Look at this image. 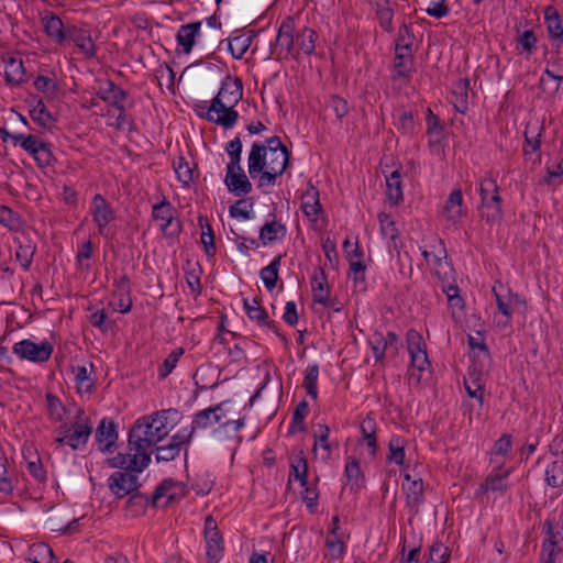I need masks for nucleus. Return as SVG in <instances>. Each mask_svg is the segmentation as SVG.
I'll use <instances>...</instances> for the list:
<instances>
[{
  "label": "nucleus",
  "instance_id": "49",
  "mask_svg": "<svg viewBox=\"0 0 563 563\" xmlns=\"http://www.w3.org/2000/svg\"><path fill=\"white\" fill-rule=\"evenodd\" d=\"M413 54L407 52H395L393 80L400 78L409 79L413 71Z\"/></svg>",
  "mask_w": 563,
  "mask_h": 563
},
{
  "label": "nucleus",
  "instance_id": "2",
  "mask_svg": "<svg viewBox=\"0 0 563 563\" xmlns=\"http://www.w3.org/2000/svg\"><path fill=\"white\" fill-rule=\"evenodd\" d=\"M243 95L242 80L238 77L227 76L222 82L217 96L211 100V110H221L222 114L217 115V124L224 129H231L239 120V112L234 107L239 103Z\"/></svg>",
  "mask_w": 563,
  "mask_h": 563
},
{
  "label": "nucleus",
  "instance_id": "57",
  "mask_svg": "<svg viewBox=\"0 0 563 563\" xmlns=\"http://www.w3.org/2000/svg\"><path fill=\"white\" fill-rule=\"evenodd\" d=\"M198 224L201 229L200 239L205 253L208 257H212L217 252L213 229L205 216L198 217Z\"/></svg>",
  "mask_w": 563,
  "mask_h": 563
},
{
  "label": "nucleus",
  "instance_id": "59",
  "mask_svg": "<svg viewBox=\"0 0 563 563\" xmlns=\"http://www.w3.org/2000/svg\"><path fill=\"white\" fill-rule=\"evenodd\" d=\"M27 555V560L32 563H54L55 560L53 549L44 542L32 544Z\"/></svg>",
  "mask_w": 563,
  "mask_h": 563
},
{
  "label": "nucleus",
  "instance_id": "6",
  "mask_svg": "<svg viewBox=\"0 0 563 563\" xmlns=\"http://www.w3.org/2000/svg\"><path fill=\"white\" fill-rule=\"evenodd\" d=\"M91 433L92 426L89 419L82 411H79L73 423H64L56 429L55 442L77 451L86 446Z\"/></svg>",
  "mask_w": 563,
  "mask_h": 563
},
{
  "label": "nucleus",
  "instance_id": "45",
  "mask_svg": "<svg viewBox=\"0 0 563 563\" xmlns=\"http://www.w3.org/2000/svg\"><path fill=\"white\" fill-rule=\"evenodd\" d=\"M467 343L472 352L473 362L478 364L481 367H489L492 363V356L489 350L478 333V336L468 335Z\"/></svg>",
  "mask_w": 563,
  "mask_h": 563
},
{
  "label": "nucleus",
  "instance_id": "30",
  "mask_svg": "<svg viewBox=\"0 0 563 563\" xmlns=\"http://www.w3.org/2000/svg\"><path fill=\"white\" fill-rule=\"evenodd\" d=\"M96 96L110 107L130 99L128 91L110 79L100 81Z\"/></svg>",
  "mask_w": 563,
  "mask_h": 563
},
{
  "label": "nucleus",
  "instance_id": "7",
  "mask_svg": "<svg viewBox=\"0 0 563 563\" xmlns=\"http://www.w3.org/2000/svg\"><path fill=\"white\" fill-rule=\"evenodd\" d=\"M407 350L410 355L409 377L420 383L424 372L430 369V361L427 353V345L423 336L415 329L406 333Z\"/></svg>",
  "mask_w": 563,
  "mask_h": 563
},
{
  "label": "nucleus",
  "instance_id": "28",
  "mask_svg": "<svg viewBox=\"0 0 563 563\" xmlns=\"http://www.w3.org/2000/svg\"><path fill=\"white\" fill-rule=\"evenodd\" d=\"M442 216L453 225H456L465 216L463 194L460 188L454 189L446 198L442 209Z\"/></svg>",
  "mask_w": 563,
  "mask_h": 563
},
{
  "label": "nucleus",
  "instance_id": "15",
  "mask_svg": "<svg viewBox=\"0 0 563 563\" xmlns=\"http://www.w3.org/2000/svg\"><path fill=\"white\" fill-rule=\"evenodd\" d=\"M20 146L29 155H31L40 168L51 166L55 161L51 144L41 140L38 136L33 134H25L24 137H20Z\"/></svg>",
  "mask_w": 563,
  "mask_h": 563
},
{
  "label": "nucleus",
  "instance_id": "32",
  "mask_svg": "<svg viewBox=\"0 0 563 563\" xmlns=\"http://www.w3.org/2000/svg\"><path fill=\"white\" fill-rule=\"evenodd\" d=\"M319 197L320 194L318 188L309 181L305 192L301 195V210L312 222H316L318 220V216L322 212V206Z\"/></svg>",
  "mask_w": 563,
  "mask_h": 563
},
{
  "label": "nucleus",
  "instance_id": "64",
  "mask_svg": "<svg viewBox=\"0 0 563 563\" xmlns=\"http://www.w3.org/2000/svg\"><path fill=\"white\" fill-rule=\"evenodd\" d=\"M375 13H376L378 24L383 29V31H385L387 33L394 32V24H393L394 9L390 7V1L389 2L383 1V3L377 2Z\"/></svg>",
  "mask_w": 563,
  "mask_h": 563
},
{
  "label": "nucleus",
  "instance_id": "17",
  "mask_svg": "<svg viewBox=\"0 0 563 563\" xmlns=\"http://www.w3.org/2000/svg\"><path fill=\"white\" fill-rule=\"evenodd\" d=\"M205 540L208 563H218L223 554V538L216 520L209 516L205 521Z\"/></svg>",
  "mask_w": 563,
  "mask_h": 563
},
{
  "label": "nucleus",
  "instance_id": "43",
  "mask_svg": "<svg viewBox=\"0 0 563 563\" xmlns=\"http://www.w3.org/2000/svg\"><path fill=\"white\" fill-rule=\"evenodd\" d=\"M254 36V31H250L249 33H239V31H235L227 38L228 49L234 59H241L243 57L250 48Z\"/></svg>",
  "mask_w": 563,
  "mask_h": 563
},
{
  "label": "nucleus",
  "instance_id": "60",
  "mask_svg": "<svg viewBox=\"0 0 563 563\" xmlns=\"http://www.w3.org/2000/svg\"><path fill=\"white\" fill-rule=\"evenodd\" d=\"M544 481L552 488L563 486V459H558L545 467Z\"/></svg>",
  "mask_w": 563,
  "mask_h": 563
},
{
  "label": "nucleus",
  "instance_id": "29",
  "mask_svg": "<svg viewBox=\"0 0 563 563\" xmlns=\"http://www.w3.org/2000/svg\"><path fill=\"white\" fill-rule=\"evenodd\" d=\"M71 41L86 58H93L97 54V47L91 38L89 30L69 26L67 42Z\"/></svg>",
  "mask_w": 563,
  "mask_h": 563
},
{
  "label": "nucleus",
  "instance_id": "8",
  "mask_svg": "<svg viewBox=\"0 0 563 563\" xmlns=\"http://www.w3.org/2000/svg\"><path fill=\"white\" fill-rule=\"evenodd\" d=\"M296 20L294 16H286L280 22L275 42L271 45V53L276 59H297L295 47Z\"/></svg>",
  "mask_w": 563,
  "mask_h": 563
},
{
  "label": "nucleus",
  "instance_id": "48",
  "mask_svg": "<svg viewBox=\"0 0 563 563\" xmlns=\"http://www.w3.org/2000/svg\"><path fill=\"white\" fill-rule=\"evenodd\" d=\"M407 443L408 441L404 437L393 434L388 442L387 462L404 467L406 462Z\"/></svg>",
  "mask_w": 563,
  "mask_h": 563
},
{
  "label": "nucleus",
  "instance_id": "61",
  "mask_svg": "<svg viewBox=\"0 0 563 563\" xmlns=\"http://www.w3.org/2000/svg\"><path fill=\"white\" fill-rule=\"evenodd\" d=\"M45 400L49 420L53 422H62L67 412L62 400L53 393H46Z\"/></svg>",
  "mask_w": 563,
  "mask_h": 563
},
{
  "label": "nucleus",
  "instance_id": "58",
  "mask_svg": "<svg viewBox=\"0 0 563 563\" xmlns=\"http://www.w3.org/2000/svg\"><path fill=\"white\" fill-rule=\"evenodd\" d=\"M544 20L547 24V29L549 35L553 40L562 41L563 37V26L559 12L552 5H549L544 10Z\"/></svg>",
  "mask_w": 563,
  "mask_h": 563
},
{
  "label": "nucleus",
  "instance_id": "37",
  "mask_svg": "<svg viewBox=\"0 0 563 563\" xmlns=\"http://www.w3.org/2000/svg\"><path fill=\"white\" fill-rule=\"evenodd\" d=\"M404 479L407 482V485L402 484V488L406 492L407 506L417 512L424 499L423 482L421 478L412 479L410 474H405Z\"/></svg>",
  "mask_w": 563,
  "mask_h": 563
},
{
  "label": "nucleus",
  "instance_id": "56",
  "mask_svg": "<svg viewBox=\"0 0 563 563\" xmlns=\"http://www.w3.org/2000/svg\"><path fill=\"white\" fill-rule=\"evenodd\" d=\"M344 474L352 488L360 489L364 486L365 476L357 459L347 457Z\"/></svg>",
  "mask_w": 563,
  "mask_h": 563
},
{
  "label": "nucleus",
  "instance_id": "41",
  "mask_svg": "<svg viewBox=\"0 0 563 563\" xmlns=\"http://www.w3.org/2000/svg\"><path fill=\"white\" fill-rule=\"evenodd\" d=\"M201 21L183 24L177 31L176 41L184 54L191 53L196 37L199 35L201 29Z\"/></svg>",
  "mask_w": 563,
  "mask_h": 563
},
{
  "label": "nucleus",
  "instance_id": "26",
  "mask_svg": "<svg viewBox=\"0 0 563 563\" xmlns=\"http://www.w3.org/2000/svg\"><path fill=\"white\" fill-rule=\"evenodd\" d=\"M244 424V417L236 420H227L212 431V435L218 442L229 441L236 448L243 441L240 430Z\"/></svg>",
  "mask_w": 563,
  "mask_h": 563
},
{
  "label": "nucleus",
  "instance_id": "51",
  "mask_svg": "<svg viewBox=\"0 0 563 563\" xmlns=\"http://www.w3.org/2000/svg\"><path fill=\"white\" fill-rule=\"evenodd\" d=\"M386 196L389 203L397 206L404 199L402 180L399 169L386 175Z\"/></svg>",
  "mask_w": 563,
  "mask_h": 563
},
{
  "label": "nucleus",
  "instance_id": "34",
  "mask_svg": "<svg viewBox=\"0 0 563 563\" xmlns=\"http://www.w3.org/2000/svg\"><path fill=\"white\" fill-rule=\"evenodd\" d=\"M117 424L112 420L102 419L96 430V441L99 450L107 453L118 440Z\"/></svg>",
  "mask_w": 563,
  "mask_h": 563
},
{
  "label": "nucleus",
  "instance_id": "52",
  "mask_svg": "<svg viewBox=\"0 0 563 563\" xmlns=\"http://www.w3.org/2000/svg\"><path fill=\"white\" fill-rule=\"evenodd\" d=\"M0 223L15 234L27 231L23 218L4 205H0Z\"/></svg>",
  "mask_w": 563,
  "mask_h": 563
},
{
  "label": "nucleus",
  "instance_id": "12",
  "mask_svg": "<svg viewBox=\"0 0 563 563\" xmlns=\"http://www.w3.org/2000/svg\"><path fill=\"white\" fill-rule=\"evenodd\" d=\"M224 402L217 404L216 406L197 411L191 420V424L183 427L180 430V438L191 440L197 430H202L211 427L213 423H220L223 417L222 406Z\"/></svg>",
  "mask_w": 563,
  "mask_h": 563
},
{
  "label": "nucleus",
  "instance_id": "13",
  "mask_svg": "<svg viewBox=\"0 0 563 563\" xmlns=\"http://www.w3.org/2000/svg\"><path fill=\"white\" fill-rule=\"evenodd\" d=\"M108 478V487L117 498H124L136 492L140 487L139 474L142 472L119 468Z\"/></svg>",
  "mask_w": 563,
  "mask_h": 563
},
{
  "label": "nucleus",
  "instance_id": "40",
  "mask_svg": "<svg viewBox=\"0 0 563 563\" xmlns=\"http://www.w3.org/2000/svg\"><path fill=\"white\" fill-rule=\"evenodd\" d=\"M512 451V435L508 433L501 434L490 448L489 464L505 465V461L510 456Z\"/></svg>",
  "mask_w": 563,
  "mask_h": 563
},
{
  "label": "nucleus",
  "instance_id": "16",
  "mask_svg": "<svg viewBox=\"0 0 563 563\" xmlns=\"http://www.w3.org/2000/svg\"><path fill=\"white\" fill-rule=\"evenodd\" d=\"M89 212L92 217L98 234L107 236L108 225L115 219V211L112 206L101 194H96L92 197Z\"/></svg>",
  "mask_w": 563,
  "mask_h": 563
},
{
  "label": "nucleus",
  "instance_id": "50",
  "mask_svg": "<svg viewBox=\"0 0 563 563\" xmlns=\"http://www.w3.org/2000/svg\"><path fill=\"white\" fill-rule=\"evenodd\" d=\"M308 461L303 451L301 450L298 454L290 457V472L288 481L290 482L294 478L300 483L301 487H306L308 483Z\"/></svg>",
  "mask_w": 563,
  "mask_h": 563
},
{
  "label": "nucleus",
  "instance_id": "35",
  "mask_svg": "<svg viewBox=\"0 0 563 563\" xmlns=\"http://www.w3.org/2000/svg\"><path fill=\"white\" fill-rule=\"evenodd\" d=\"M180 430H178L169 440V443L166 445H156L155 459L159 462H169L179 456L181 450L189 443V440L179 439Z\"/></svg>",
  "mask_w": 563,
  "mask_h": 563
},
{
  "label": "nucleus",
  "instance_id": "4",
  "mask_svg": "<svg viewBox=\"0 0 563 563\" xmlns=\"http://www.w3.org/2000/svg\"><path fill=\"white\" fill-rule=\"evenodd\" d=\"M291 153L290 152H275L269 151L262 158V169H256L253 172L251 169L250 156L247 157V172L251 178L257 179V188L262 190L263 194H268L266 188L273 187L286 168L289 165Z\"/></svg>",
  "mask_w": 563,
  "mask_h": 563
},
{
  "label": "nucleus",
  "instance_id": "25",
  "mask_svg": "<svg viewBox=\"0 0 563 563\" xmlns=\"http://www.w3.org/2000/svg\"><path fill=\"white\" fill-rule=\"evenodd\" d=\"M485 368L486 367H481L478 364L474 363L473 366L468 368L467 376L464 378V387L467 395L471 398L477 399L481 406L484 404L485 382L483 371Z\"/></svg>",
  "mask_w": 563,
  "mask_h": 563
},
{
  "label": "nucleus",
  "instance_id": "44",
  "mask_svg": "<svg viewBox=\"0 0 563 563\" xmlns=\"http://www.w3.org/2000/svg\"><path fill=\"white\" fill-rule=\"evenodd\" d=\"M468 90L470 80L467 78H460L453 84L451 102L454 109L462 114L468 110Z\"/></svg>",
  "mask_w": 563,
  "mask_h": 563
},
{
  "label": "nucleus",
  "instance_id": "24",
  "mask_svg": "<svg viewBox=\"0 0 563 563\" xmlns=\"http://www.w3.org/2000/svg\"><path fill=\"white\" fill-rule=\"evenodd\" d=\"M244 310L249 319L255 322L258 327L266 329L280 336L278 327L274 320H271L267 311L260 305V301L254 298L252 301L244 299Z\"/></svg>",
  "mask_w": 563,
  "mask_h": 563
},
{
  "label": "nucleus",
  "instance_id": "10",
  "mask_svg": "<svg viewBox=\"0 0 563 563\" xmlns=\"http://www.w3.org/2000/svg\"><path fill=\"white\" fill-rule=\"evenodd\" d=\"M12 351L21 360L41 364L51 358L54 345L46 340L35 343L30 339H24L14 343Z\"/></svg>",
  "mask_w": 563,
  "mask_h": 563
},
{
  "label": "nucleus",
  "instance_id": "42",
  "mask_svg": "<svg viewBox=\"0 0 563 563\" xmlns=\"http://www.w3.org/2000/svg\"><path fill=\"white\" fill-rule=\"evenodd\" d=\"M377 423L372 416H366L360 426L361 440L360 444H365L368 449L371 457H375L378 450L376 438Z\"/></svg>",
  "mask_w": 563,
  "mask_h": 563
},
{
  "label": "nucleus",
  "instance_id": "53",
  "mask_svg": "<svg viewBox=\"0 0 563 563\" xmlns=\"http://www.w3.org/2000/svg\"><path fill=\"white\" fill-rule=\"evenodd\" d=\"M196 164L191 166L184 156H179L173 162L176 177L184 187H189L198 176V174H196Z\"/></svg>",
  "mask_w": 563,
  "mask_h": 563
},
{
  "label": "nucleus",
  "instance_id": "54",
  "mask_svg": "<svg viewBox=\"0 0 563 563\" xmlns=\"http://www.w3.org/2000/svg\"><path fill=\"white\" fill-rule=\"evenodd\" d=\"M283 256L279 254L265 267L260 271V277L268 291L275 289L279 277V268Z\"/></svg>",
  "mask_w": 563,
  "mask_h": 563
},
{
  "label": "nucleus",
  "instance_id": "3",
  "mask_svg": "<svg viewBox=\"0 0 563 563\" xmlns=\"http://www.w3.org/2000/svg\"><path fill=\"white\" fill-rule=\"evenodd\" d=\"M542 563H563V515L550 514L542 526Z\"/></svg>",
  "mask_w": 563,
  "mask_h": 563
},
{
  "label": "nucleus",
  "instance_id": "62",
  "mask_svg": "<svg viewBox=\"0 0 563 563\" xmlns=\"http://www.w3.org/2000/svg\"><path fill=\"white\" fill-rule=\"evenodd\" d=\"M126 501V511L132 516L143 515L148 506H151V496L142 493H132Z\"/></svg>",
  "mask_w": 563,
  "mask_h": 563
},
{
  "label": "nucleus",
  "instance_id": "18",
  "mask_svg": "<svg viewBox=\"0 0 563 563\" xmlns=\"http://www.w3.org/2000/svg\"><path fill=\"white\" fill-rule=\"evenodd\" d=\"M493 294L496 299L498 311L503 316L499 319H495V322L497 327L506 329L511 325L514 305H526V301L521 299L518 294H512L509 289H507V294L499 292L496 286L493 287Z\"/></svg>",
  "mask_w": 563,
  "mask_h": 563
},
{
  "label": "nucleus",
  "instance_id": "9",
  "mask_svg": "<svg viewBox=\"0 0 563 563\" xmlns=\"http://www.w3.org/2000/svg\"><path fill=\"white\" fill-rule=\"evenodd\" d=\"M512 470L511 466L493 465L492 471L475 490V497L483 498L488 493H496L500 496L505 495L510 488L508 478Z\"/></svg>",
  "mask_w": 563,
  "mask_h": 563
},
{
  "label": "nucleus",
  "instance_id": "5",
  "mask_svg": "<svg viewBox=\"0 0 563 563\" xmlns=\"http://www.w3.org/2000/svg\"><path fill=\"white\" fill-rule=\"evenodd\" d=\"M478 214L487 224L499 223L504 218L503 198L497 180L492 176H485L479 181Z\"/></svg>",
  "mask_w": 563,
  "mask_h": 563
},
{
  "label": "nucleus",
  "instance_id": "33",
  "mask_svg": "<svg viewBox=\"0 0 563 563\" xmlns=\"http://www.w3.org/2000/svg\"><path fill=\"white\" fill-rule=\"evenodd\" d=\"M433 269L437 278L444 285L453 279V268L450 262H448L446 250L444 242L438 239V254H434V261L430 265Z\"/></svg>",
  "mask_w": 563,
  "mask_h": 563
},
{
  "label": "nucleus",
  "instance_id": "22",
  "mask_svg": "<svg viewBox=\"0 0 563 563\" xmlns=\"http://www.w3.org/2000/svg\"><path fill=\"white\" fill-rule=\"evenodd\" d=\"M563 80V58L553 57L548 60L547 68L540 78V87L544 91L556 92Z\"/></svg>",
  "mask_w": 563,
  "mask_h": 563
},
{
  "label": "nucleus",
  "instance_id": "19",
  "mask_svg": "<svg viewBox=\"0 0 563 563\" xmlns=\"http://www.w3.org/2000/svg\"><path fill=\"white\" fill-rule=\"evenodd\" d=\"M41 25L46 36L56 45L64 46L67 43L69 26H65L63 20L52 11H45L41 16Z\"/></svg>",
  "mask_w": 563,
  "mask_h": 563
},
{
  "label": "nucleus",
  "instance_id": "47",
  "mask_svg": "<svg viewBox=\"0 0 563 563\" xmlns=\"http://www.w3.org/2000/svg\"><path fill=\"white\" fill-rule=\"evenodd\" d=\"M312 299L314 303L330 305V290L323 269L314 272L311 279Z\"/></svg>",
  "mask_w": 563,
  "mask_h": 563
},
{
  "label": "nucleus",
  "instance_id": "36",
  "mask_svg": "<svg viewBox=\"0 0 563 563\" xmlns=\"http://www.w3.org/2000/svg\"><path fill=\"white\" fill-rule=\"evenodd\" d=\"M286 235V225L274 217L260 229L258 240L262 245L266 246L283 241Z\"/></svg>",
  "mask_w": 563,
  "mask_h": 563
},
{
  "label": "nucleus",
  "instance_id": "21",
  "mask_svg": "<svg viewBox=\"0 0 563 563\" xmlns=\"http://www.w3.org/2000/svg\"><path fill=\"white\" fill-rule=\"evenodd\" d=\"M113 301L110 302L114 311L128 313L132 309L131 279L126 274L121 275L113 283Z\"/></svg>",
  "mask_w": 563,
  "mask_h": 563
},
{
  "label": "nucleus",
  "instance_id": "63",
  "mask_svg": "<svg viewBox=\"0 0 563 563\" xmlns=\"http://www.w3.org/2000/svg\"><path fill=\"white\" fill-rule=\"evenodd\" d=\"M318 378L319 366L317 364H309L305 371L302 386L307 395L313 400L318 399Z\"/></svg>",
  "mask_w": 563,
  "mask_h": 563
},
{
  "label": "nucleus",
  "instance_id": "23",
  "mask_svg": "<svg viewBox=\"0 0 563 563\" xmlns=\"http://www.w3.org/2000/svg\"><path fill=\"white\" fill-rule=\"evenodd\" d=\"M224 184L228 190L238 197L250 194L253 188L252 183L245 175L241 165H239V167L227 166Z\"/></svg>",
  "mask_w": 563,
  "mask_h": 563
},
{
  "label": "nucleus",
  "instance_id": "38",
  "mask_svg": "<svg viewBox=\"0 0 563 563\" xmlns=\"http://www.w3.org/2000/svg\"><path fill=\"white\" fill-rule=\"evenodd\" d=\"M4 80L10 87H19L25 81V67L22 59L9 56L3 58Z\"/></svg>",
  "mask_w": 563,
  "mask_h": 563
},
{
  "label": "nucleus",
  "instance_id": "20",
  "mask_svg": "<svg viewBox=\"0 0 563 563\" xmlns=\"http://www.w3.org/2000/svg\"><path fill=\"white\" fill-rule=\"evenodd\" d=\"M289 152L288 148L284 145L279 136H271L262 142H254L250 150V163L251 169L255 172L256 169H262V158L266 155L267 152Z\"/></svg>",
  "mask_w": 563,
  "mask_h": 563
},
{
  "label": "nucleus",
  "instance_id": "27",
  "mask_svg": "<svg viewBox=\"0 0 563 563\" xmlns=\"http://www.w3.org/2000/svg\"><path fill=\"white\" fill-rule=\"evenodd\" d=\"M544 131L543 123L539 120L529 121L525 129V146L523 155L527 157L531 154H538V162L541 161L540 147L541 137Z\"/></svg>",
  "mask_w": 563,
  "mask_h": 563
},
{
  "label": "nucleus",
  "instance_id": "39",
  "mask_svg": "<svg viewBox=\"0 0 563 563\" xmlns=\"http://www.w3.org/2000/svg\"><path fill=\"white\" fill-rule=\"evenodd\" d=\"M318 37V33L313 29L308 26H303L299 30L296 29L295 47L297 59H299L301 53L310 56L314 52Z\"/></svg>",
  "mask_w": 563,
  "mask_h": 563
},
{
  "label": "nucleus",
  "instance_id": "1",
  "mask_svg": "<svg viewBox=\"0 0 563 563\" xmlns=\"http://www.w3.org/2000/svg\"><path fill=\"white\" fill-rule=\"evenodd\" d=\"M170 415L177 416L178 411L166 409L140 417L128 434L129 452L117 453L107 460V464L112 468L143 472L152 461L154 448L169 434L173 428L168 427Z\"/></svg>",
  "mask_w": 563,
  "mask_h": 563
},
{
  "label": "nucleus",
  "instance_id": "46",
  "mask_svg": "<svg viewBox=\"0 0 563 563\" xmlns=\"http://www.w3.org/2000/svg\"><path fill=\"white\" fill-rule=\"evenodd\" d=\"M330 428L327 424H317V430L313 432V452H317L318 448L322 450L321 459L328 462L331 459L333 444L329 441ZM338 448V443L334 444Z\"/></svg>",
  "mask_w": 563,
  "mask_h": 563
},
{
  "label": "nucleus",
  "instance_id": "31",
  "mask_svg": "<svg viewBox=\"0 0 563 563\" xmlns=\"http://www.w3.org/2000/svg\"><path fill=\"white\" fill-rule=\"evenodd\" d=\"M26 102L30 107V117L37 125L45 129H49L54 125L56 120L47 110L42 98L37 95H32L26 99Z\"/></svg>",
  "mask_w": 563,
  "mask_h": 563
},
{
  "label": "nucleus",
  "instance_id": "14",
  "mask_svg": "<svg viewBox=\"0 0 563 563\" xmlns=\"http://www.w3.org/2000/svg\"><path fill=\"white\" fill-rule=\"evenodd\" d=\"M186 495V486L172 478L164 479L151 495V507H167Z\"/></svg>",
  "mask_w": 563,
  "mask_h": 563
},
{
  "label": "nucleus",
  "instance_id": "11",
  "mask_svg": "<svg viewBox=\"0 0 563 563\" xmlns=\"http://www.w3.org/2000/svg\"><path fill=\"white\" fill-rule=\"evenodd\" d=\"M12 242L14 244L15 262L19 263L23 272H29L37 252V243L31 230L27 228V231L14 234Z\"/></svg>",
  "mask_w": 563,
  "mask_h": 563
},
{
  "label": "nucleus",
  "instance_id": "55",
  "mask_svg": "<svg viewBox=\"0 0 563 563\" xmlns=\"http://www.w3.org/2000/svg\"><path fill=\"white\" fill-rule=\"evenodd\" d=\"M415 34L412 27L404 22L395 38V52H407L413 54Z\"/></svg>",
  "mask_w": 563,
  "mask_h": 563
}]
</instances>
